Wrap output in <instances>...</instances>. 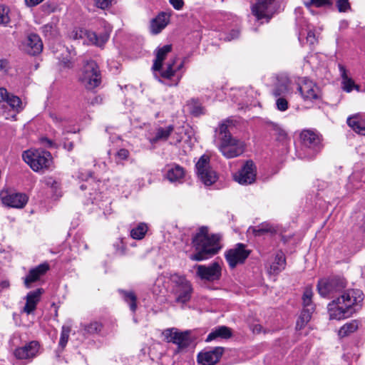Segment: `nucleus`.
<instances>
[{
	"mask_svg": "<svg viewBox=\"0 0 365 365\" xmlns=\"http://www.w3.org/2000/svg\"><path fill=\"white\" fill-rule=\"evenodd\" d=\"M364 299V293L360 289L343 290L327 305L329 319L341 320L352 317L361 308Z\"/></svg>",
	"mask_w": 365,
	"mask_h": 365,
	"instance_id": "f257e3e1",
	"label": "nucleus"
},
{
	"mask_svg": "<svg viewBox=\"0 0 365 365\" xmlns=\"http://www.w3.org/2000/svg\"><path fill=\"white\" fill-rule=\"evenodd\" d=\"M219 237L210 235L206 227H202L192 239V245L197 252L190 255V259L193 261H202L215 255L220 250Z\"/></svg>",
	"mask_w": 365,
	"mask_h": 365,
	"instance_id": "f03ea898",
	"label": "nucleus"
},
{
	"mask_svg": "<svg viewBox=\"0 0 365 365\" xmlns=\"http://www.w3.org/2000/svg\"><path fill=\"white\" fill-rule=\"evenodd\" d=\"M101 25L104 31L99 34L82 28H74L69 33V38L72 40H81L84 44L95 45L102 47L108 41L112 31L110 25L104 21H101Z\"/></svg>",
	"mask_w": 365,
	"mask_h": 365,
	"instance_id": "7ed1b4c3",
	"label": "nucleus"
},
{
	"mask_svg": "<svg viewBox=\"0 0 365 365\" xmlns=\"http://www.w3.org/2000/svg\"><path fill=\"white\" fill-rule=\"evenodd\" d=\"M178 60V58L176 56L172 57L164 63H162L158 69H153L160 82H163L160 78H162L172 81V83L168 84L170 86L178 85L182 76L181 70L184 67V61H179Z\"/></svg>",
	"mask_w": 365,
	"mask_h": 365,
	"instance_id": "20e7f679",
	"label": "nucleus"
},
{
	"mask_svg": "<svg viewBox=\"0 0 365 365\" xmlns=\"http://www.w3.org/2000/svg\"><path fill=\"white\" fill-rule=\"evenodd\" d=\"M24 162L35 172L48 169L52 163L49 152L40 149H29L22 154Z\"/></svg>",
	"mask_w": 365,
	"mask_h": 365,
	"instance_id": "39448f33",
	"label": "nucleus"
},
{
	"mask_svg": "<svg viewBox=\"0 0 365 365\" xmlns=\"http://www.w3.org/2000/svg\"><path fill=\"white\" fill-rule=\"evenodd\" d=\"M215 145L221 153V154L227 159L237 158L242 155L246 148L245 143L234 136L225 135L224 138Z\"/></svg>",
	"mask_w": 365,
	"mask_h": 365,
	"instance_id": "423d86ee",
	"label": "nucleus"
},
{
	"mask_svg": "<svg viewBox=\"0 0 365 365\" xmlns=\"http://www.w3.org/2000/svg\"><path fill=\"white\" fill-rule=\"evenodd\" d=\"M78 81L88 90L94 89L101 84V75L96 61H86L78 74Z\"/></svg>",
	"mask_w": 365,
	"mask_h": 365,
	"instance_id": "0eeeda50",
	"label": "nucleus"
},
{
	"mask_svg": "<svg viewBox=\"0 0 365 365\" xmlns=\"http://www.w3.org/2000/svg\"><path fill=\"white\" fill-rule=\"evenodd\" d=\"M173 283L172 293L175 302L185 304L190 301L192 292L191 283L183 275L173 274L170 277Z\"/></svg>",
	"mask_w": 365,
	"mask_h": 365,
	"instance_id": "6e6552de",
	"label": "nucleus"
},
{
	"mask_svg": "<svg viewBox=\"0 0 365 365\" xmlns=\"http://www.w3.org/2000/svg\"><path fill=\"white\" fill-rule=\"evenodd\" d=\"M346 287V282L341 277L322 279L318 282L317 289L323 297H332L341 292Z\"/></svg>",
	"mask_w": 365,
	"mask_h": 365,
	"instance_id": "1a4fd4ad",
	"label": "nucleus"
},
{
	"mask_svg": "<svg viewBox=\"0 0 365 365\" xmlns=\"http://www.w3.org/2000/svg\"><path fill=\"white\" fill-rule=\"evenodd\" d=\"M163 334L168 342L177 345V352L187 348L192 343L191 331H181L177 328L166 329Z\"/></svg>",
	"mask_w": 365,
	"mask_h": 365,
	"instance_id": "9d476101",
	"label": "nucleus"
},
{
	"mask_svg": "<svg viewBox=\"0 0 365 365\" xmlns=\"http://www.w3.org/2000/svg\"><path fill=\"white\" fill-rule=\"evenodd\" d=\"M302 149L304 150L303 158H312L321 149V140L319 135L314 131L306 130L300 134Z\"/></svg>",
	"mask_w": 365,
	"mask_h": 365,
	"instance_id": "9b49d317",
	"label": "nucleus"
},
{
	"mask_svg": "<svg viewBox=\"0 0 365 365\" xmlns=\"http://www.w3.org/2000/svg\"><path fill=\"white\" fill-rule=\"evenodd\" d=\"M297 90L305 102H314L322 98V92L319 86L306 78L298 83Z\"/></svg>",
	"mask_w": 365,
	"mask_h": 365,
	"instance_id": "f8f14e48",
	"label": "nucleus"
},
{
	"mask_svg": "<svg viewBox=\"0 0 365 365\" xmlns=\"http://www.w3.org/2000/svg\"><path fill=\"white\" fill-rule=\"evenodd\" d=\"M197 174L200 180L207 186L216 182L217 175L210 165V157L202 155L195 165Z\"/></svg>",
	"mask_w": 365,
	"mask_h": 365,
	"instance_id": "ddd939ff",
	"label": "nucleus"
},
{
	"mask_svg": "<svg viewBox=\"0 0 365 365\" xmlns=\"http://www.w3.org/2000/svg\"><path fill=\"white\" fill-rule=\"evenodd\" d=\"M250 254V250L246 249L244 244L238 243L232 249L227 250L225 259L230 268H235L238 264H243Z\"/></svg>",
	"mask_w": 365,
	"mask_h": 365,
	"instance_id": "4468645a",
	"label": "nucleus"
},
{
	"mask_svg": "<svg viewBox=\"0 0 365 365\" xmlns=\"http://www.w3.org/2000/svg\"><path fill=\"white\" fill-rule=\"evenodd\" d=\"M257 169L252 160H247L243 166L234 174V180L240 185H250L256 180Z\"/></svg>",
	"mask_w": 365,
	"mask_h": 365,
	"instance_id": "2eb2a0df",
	"label": "nucleus"
},
{
	"mask_svg": "<svg viewBox=\"0 0 365 365\" xmlns=\"http://www.w3.org/2000/svg\"><path fill=\"white\" fill-rule=\"evenodd\" d=\"M197 276L202 280L214 282L219 280L221 277L222 268L218 262H213L208 266L196 265Z\"/></svg>",
	"mask_w": 365,
	"mask_h": 365,
	"instance_id": "dca6fc26",
	"label": "nucleus"
},
{
	"mask_svg": "<svg viewBox=\"0 0 365 365\" xmlns=\"http://www.w3.org/2000/svg\"><path fill=\"white\" fill-rule=\"evenodd\" d=\"M274 11V0H256L252 6V13L258 20L271 19Z\"/></svg>",
	"mask_w": 365,
	"mask_h": 365,
	"instance_id": "f3484780",
	"label": "nucleus"
},
{
	"mask_svg": "<svg viewBox=\"0 0 365 365\" xmlns=\"http://www.w3.org/2000/svg\"><path fill=\"white\" fill-rule=\"evenodd\" d=\"M21 48L27 53L35 56L40 53L43 49V43L40 37L35 34L27 36L21 44Z\"/></svg>",
	"mask_w": 365,
	"mask_h": 365,
	"instance_id": "a211bd4d",
	"label": "nucleus"
},
{
	"mask_svg": "<svg viewBox=\"0 0 365 365\" xmlns=\"http://www.w3.org/2000/svg\"><path fill=\"white\" fill-rule=\"evenodd\" d=\"M48 269L49 265L46 262L40 264L36 267L31 269L24 279L25 287L28 289L30 288L31 284L39 280Z\"/></svg>",
	"mask_w": 365,
	"mask_h": 365,
	"instance_id": "6ab92c4d",
	"label": "nucleus"
},
{
	"mask_svg": "<svg viewBox=\"0 0 365 365\" xmlns=\"http://www.w3.org/2000/svg\"><path fill=\"white\" fill-rule=\"evenodd\" d=\"M223 349L217 347L213 350L200 352L197 355L198 363L202 365H214L222 356Z\"/></svg>",
	"mask_w": 365,
	"mask_h": 365,
	"instance_id": "aec40b11",
	"label": "nucleus"
},
{
	"mask_svg": "<svg viewBox=\"0 0 365 365\" xmlns=\"http://www.w3.org/2000/svg\"><path fill=\"white\" fill-rule=\"evenodd\" d=\"M43 292V289L41 288L29 292L25 297L26 304L23 308V312L27 314H32L36 310V306L41 300Z\"/></svg>",
	"mask_w": 365,
	"mask_h": 365,
	"instance_id": "412c9836",
	"label": "nucleus"
},
{
	"mask_svg": "<svg viewBox=\"0 0 365 365\" xmlns=\"http://www.w3.org/2000/svg\"><path fill=\"white\" fill-rule=\"evenodd\" d=\"M39 349V344L32 341L24 346L17 348L14 351V356L19 359H27L36 356Z\"/></svg>",
	"mask_w": 365,
	"mask_h": 365,
	"instance_id": "4be33fe9",
	"label": "nucleus"
},
{
	"mask_svg": "<svg viewBox=\"0 0 365 365\" xmlns=\"http://www.w3.org/2000/svg\"><path fill=\"white\" fill-rule=\"evenodd\" d=\"M171 13L162 11L150 22V32L158 34L169 24Z\"/></svg>",
	"mask_w": 365,
	"mask_h": 365,
	"instance_id": "5701e85b",
	"label": "nucleus"
},
{
	"mask_svg": "<svg viewBox=\"0 0 365 365\" xmlns=\"http://www.w3.org/2000/svg\"><path fill=\"white\" fill-rule=\"evenodd\" d=\"M27 202V196L22 193H11L2 197L3 204L11 207L22 208Z\"/></svg>",
	"mask_w": 365,
	"mask_h": 365,
	"instance_id": "b1692460",
	"label": "nucleus"
},
{
	"mask_svg": "<svg viewBox=\"0 0 365 365\" xmlns=\"http://www.w3.org/2000/svg\"><path fill=\"white\" fill-rule=\"evenodd\" d=\"M285 255L282 251H277L271 259L267 271L270 274L277 275L283 271L285 269Z\"/></svg>",
	"mask_w": 365,
	"mask_h": 365,
	"instance_id": "393cba45",
	"label": "nucleus"
},
{
	"mask_svg": "<svg viewBox=\"0 0 365 365\" xmlns=\"http://www.w3.org/2000/svg\"><path fill=\"white\" fill-rule=\"evenodd\" d=\"M232 101L239 105H247L252 101L253 90L250 88H237L232 91Z\"/></svg>",
	"mask_w": 365,
	"mask_h": 365,
	"instance_id": "a878e982",
	"label": "nucleus"
},
{
	"mask_svg": "<svg viewBox=\"0 0 365 365\" xmlns=\"http://www.w3.org/2000/svg\"><path fill=\"white\" fill-rule=\"evenodd\" d=\"M86 182L85 183H83L81 185V189L82 190L89 189V190L92 191L89 192V200H91L92 203L100 201L101 200V193L97 192V188L99 187L100 183L96 182L91 175H89V176L86 179Z\"/></svg>",
	"mask_w": 365,
	"mask_h": 365,
	"instance_id": "bb28decb",
	"label": "nucleus"
},
{
	"mask_svg": "<svg viewBox=\"0 0 365 365\" xmlns=\"http://www.w3.org/2000/svg\"><path fill=\"white\" fill-rule=\"evenodd\" d=\"M172 48L171 44H167L163 46H158L155 50V59L153 60L152 69H158L160 68V65L164 63V61L168 58V55L171 53Z\"/></svg>",
	"mask_w": 365,
	"mask_h": 365,
	"instance_id": "cd10ccee",
	"label": "nucleus"
},
{
	"mask_svg": "<svg viewBox=\"0 0 365 365\" xmlns=\"http://www.w3.org/2000/svg\"><path fill=\"white\" fill-rule=\"evenodd\" d=\"M348 125L357 134L365 135V118L359 113L347 118Z\"/></svg>",
	"mask_w": 365,
	"mask_h": 365,
	"instance_id": "c85d7f7f",
	"label": "nucleus"
},
{
	"mask_svg": "<svg viewBox=\"0 0 365 365\" xmlns=\"http://www.w3.org/2000/svg\"><path fill=\"white\" fill-rule=\"evenodd\" d=\"M338 67L340 72V76L341 77L342 89L347 93H350L354 89L359 91V86L356 85L354 80L348 76L347 71L345 66L339 63Z\"/></svg>",
	"mask_w": 365,
	"mask_h": 365,
	"instance_id": "c756f323",
	"label": "nucleus"
},
{
	"mask_svg": "<svg viewBox=\"0 0 365 365\" xmlns=\"http://www.w3.org/2000/svg\"><path fill=\"white\" fill-rule=\"evenodd\" d=\"M185 177V170L182 167L176 165H169L166 168V178L172 182H180Z\"/></svg>",
	"mask_w": 365,
	"mask_h": 365,
	"instance_id": "7c9ffc66",
	"label": "nucleus"
},
{
	"mask_svg": "<svg viewBox=\"0 0 365 365\" xmlns=\"http://www.w3.org/2000/svg\"><path fill=\"white\" fill-rule=\"evenodd\" d=\"M232 336V331L230 328L226 326H219L214 328L207 335L206 341L210 342L217 339H227Z\"/></svg>",
	"mask_w": 365,
	"mask_h": 365,
	"instance_id": "2f4dec72",
	"label": "nucleus"
},
{
	"mask_svg": "<svg viewBox=\"0 0 365 365\" xmlns=\"http://www.w3.org/2000/svg\"><path fill=\"white\" fill-rule=\"evenodd\" d=\"M103 324L97 320H93L87 323L81 324V331L83 335L98 334L103 329Z\"/></svg>",
	"mask_w": 365,
	"mask_h": 365,
	"instance_id": "473e14b6",
	"label": "nucleus"
},
{
	"mask_svg": "<svg viewBox=\"0 0 365 365\" xmlns=\"http://www.w3.org/2000/svg\"><path fill=\"white\" fill-rule=\"evenodd\" d=\"M272 95L274 98L288 97L292 93L290 83L287 79L279 81L272 90Z\"/></svg>",
	"mask_w": 365,
	"mask_h": 365,
	"instance_id": "72a5a7b5",
	"label": "nucleus"
},
{
	"mask_svg": "<svg viewBox=\"0 0 365 365\" xmlns=\"http://www.w3.org/2000/svg\"><path fill=\"white\" fill-rule=\"evenodd\" d=\"M174 127L170 125L167 127H158L155 130V136L149 139L150 142L153 144L160 140L165 141L173 132Z\"/></svg>",
	"mask_w": 365,
	"mask_h": 365,
	"instance_id": "f704fd0d",
	"label": "nucleus"
},
{
	"mask_svg": "<svg viewBox=\"0 0 365 365\" xmlns=\"http://www.w3.org/2000/svg\"><path fill=\"white\" fill-rule=\"evenodd\" d=\"M232 122L230 120H225L219 123L218 127L215 130V140L214 143L221 141L222 138L227 136H232L229 130V128L231 126Z\"/></svg>",
	"mask_w": 365,
	"mask_h": 365,
	"instance_id": "c9c22d12",
	"label": "nucleus"
},
{
	"mask_svg": "<svg viewBox=\"0 0 365 365\" xmlns=\"http://www.w3.org/2000/svg\"><path fill=\"white\" fill-rule=\"evenodd\" d=\"M314 308H303L300 316L297 322V329H302L309 322Z\"/></svg>",
	"mask_w": 365,
	"mask_h": 365,
	"instance_id": "e433bc0d",
	"label": "nucleus"
},
{
	"mask_svg": "<svg viewBox=\"0 0 365 365\" xmlns=\"http://www.w3.org/2000/svg\"><path fill=\"white\" fill-rule=\"evenodd\" d=\"M148 227L145 222H140L135 227L130 229V237L134 240H142L146 232H148Z\"/></svg>",
	"mask_w": 365,
	"mask_h": 365,
	"instance_id": "4c0bfd02",
	"label": "nucleus"
},
{
	"mask_svg": "<svg viewBox=\"0 0 365 365\" xmlns=\"http://www.w3.org/2000/svg\"><path fill=\"white\" fill-rule=\"evenodd\" d=\"M359 323L356 320H351L342 326L339 331V336L340 337H345L357 330Z\"/></svg>",
	"mask_w": 365,
	"mask_h": 365,
	"instance_id": "58836bf2",
	"label": "nucleus"
},
{
	"mask_svg": "<svg viewBox=\"0 0 365 365\" xmlns=\"http://www.w3.org/2000/svg\"><path fill=\"white\" fill-rule=\"evenodd\" d=\"M189 112L194 116H198L204 113V108L197 99H191L187 103Z\"/></svg>",
	"mask_w": 365,
	"mask_h": 365,
	"instance_id": "ea45409f",
	"label": "nucleus"
},
{
	"mask_svg": "<svg viewBox=\"0 0 365 365\" xmlns=\"http://www.w3.org/2000/svg\"><path fill=\"white\" fill-rule=\"evenodd\" d=\"M274 228L267 223H262L257 227H250L248 232H252L255 236H261L265 233L272 232Z\"/></svg>",
	"mask_w": 365,
	"mask_h": 365,
	"instance_id": "a19ab883",
	"label": "nucleus"
},
{
	"mask_svg": "<svg viewBox=\"0 0 365 365\" xmlns=\"http://www.w3.org/2000/svg\"><path fill=\"white\" fill-rule=\"evenodd\" d=\"M58 58L59 60L60 65L63 68H71L74 65L73 56L67 49L66 50V53H63L62 57H58Z\"/></svg>",
	"mask_w": 365,
	"mask_h": 365,
	"instance_id": "79ce46f5",
	"label": "nucleus"
},
{
	"mask_svg": "<svg viewBox=\"0 0 365 365\" xmlns=\"http://www.w3.org/2000/svg\"><path fill=\"white\" fill-rule=\"evenodd\" d=\"M313 292L311 287H307L302 295L303 308H314L312 303Z\"/></svg>",
	"mask_w": 365,
	"mask_h": 365,
	"instance_id": "37998d69",
	"label": "nucleus"
},
{
	"mask_svg": "<svg viewBox=\"0 0 365 365\" xmlns=\"http://www.w3.org/2000/svg\"><path fill=\"white\" fill-rule=\"evenodd\" d=\"M121 293L123 294V297L125 302H127L129 304L130 310L133 312H135L137 309V297L134 292L121 291Z\"/></svg>",
	"mask_w": 365,
	"mask_h": 365,
	"instance_id": "c03bdc74",
	"label": "nucleus"
},
{
	"mask_svg": "<svg viewBox=\"0 0 365 365\" xmlns=\"http://www.w3.org/2000/svg\"><path fill=\"white\" fill-rule=\"evenodd\" d=\"M6 103L13 109L16 111H20L23 110V103L20 98L16 96L9 94L8 99L6 101Z\"/></svg>",
	"mask_w": 365,
	"mask_h": 365,
	"instance_id": "a18cd8bd",
	"label": "nucleus"
},
{
	"mask_svg": "<svg viewBox=\"0 0 365 365\" xmlns=\"http://www.w3.org/2000/svg\"><path fill=\"white\" fill-rule=\"evenodd\" d=\"M50 118L53 122L59 127H63L69 121V118L66 116H63L61 114L57 113H51Z\"/></svg>",
	"mask_w": 365,
	"mask_h": 365,
	"instance_id": "49530a36",
	"label": "nucleus"
},
{
	"mask_svg": "<svg viewBox=\"0 0 365 365\" xmlns=\"http://www.w3.org/2000/svg\"><path fill=\"white\" fill-rule=\"evenodd\" d=\"M9 9L8 7L0 5V25H6L10 21L9 16Z\"/></svg>",
	"mask_w": 365,
	"mask_h": 365,
	"instance_id": "de8ad7c7",
	"label": "nucleus"
},
{
	"mask_svg": "<svg viewBox=\"0 0 365 365\" xmlns=\"http://www.w3.org/2000/svg\"><path fill=\"white\" fill-rule=\"evenodd\" d=\"M287 97L275 98V105L278 110L284 112L289 108Z\"/></svg>",
	"mask_w": 365,
	"mask_h": 365,
	"instance_id": "09e8293b",
	"label": "nucleus"
},
{
	"mask_svg": "<svg viewBox=\"0 0 365 365\" xmlns=\"http://www.w3.org/2000/svg\"><path fill=\"white\" fill-rule=\"evenodd\" d=\"M70 329L68 327H62L61 337L59 340V346L64 348L68 342L69 337Z\"/></svg>",
	"mask_w": 365,
	"mask_h": 365,
	"instance_id": "8fccbe9b",
	"label": "nucleus"
},
{
	"mask_svg": "<svg viewBox=\"0 0 365 365\" xmlns=\"http://www.w3.org/2000/svg\"><path fill=\"white\" fill-rule=\"evenodd\" d=\"M129 155L130 153L127 149L121 148L115 153V160L117 163H119L122 160H127L129 157Z\"/></svg>",
	"mask_w": 365,
	"mask_h": 365,
	"instance_id": "3c124183",
	"label": "nucleus"
},
{
	"mask_svg": "<svg viewBox=\"0 0 365 365\" xmlns=\"http://www.w3.org/2000/svg\"><path fill=\"white\" fill-rule=\"evenodd\" d=\"M331 4L332 0H310V2L305 3L307 7H309L311 5H314L318 8L331 6Z\"/></svg>",
	"mask_w": 365,
	"mask_h": 365,
	"instance_id": "603ef678",
	"label": "nucleus"
},
{
	"mask_svg": "<svg viewBox=\"0 0 365 365\" xmlns=\"http://www.w3.org/2000/svg\"><path fill=\"white\" fill-rule=\"evenodd\" d=\"M336 6L339 12H346L351 9L349 0H336Z\"/></svg>",
	"mask_w": 365,
	"mask_h": 365,
	"instance_id": "864d4df0",
	"label": "nucleus"
},
{
	"mask_svg": "<svg viewBox=\"0 0 365 365\" xmlns=\"http://www.w3.org/2000/svg\"><path fill=\"white\" fill-rule=\"evenodd\" d=\"M45 184L50 187L53 192L56 193L59 187V183L53 178H47L45 179Z\"/></svg>",
	"mask_w": 365,
	"mask_h": 365,
	"instance_id": "5fc2aeb1",
	"label": "nucleus"
},
{
	"mask_svg": "<svg viewBox=\"0 0 365 365\" xmlns=\"http://www.w3.org/2000/svg\"><path fill=\"white\" fill-rule=\"evenodd\" d=\"M94 2L97 7L105 9L111 5L112 0H94Z\"/></svg>",
	"mask_w": 365,
	"mask_h": 365,
	"instance_id": "6e6d98bb",
	"label": "nucleus"
},
{
	"mask_svg": "<svg viewBox=\"0 0 365 365\" xmlns=\"http://www.w3.org/2000/svg\"><path fill=\"white\" fill-rule=\"evenodd\" d=\"M169 3L176 10H181L185 4L183 0H169Z\"/></svg>",
	"mask_w": 365,
	"mask_h": 365,
	"instance_id": "4d7b16f0",
	"label": "nucleus"
},
{
	"mask_svg": "<svg viewBox=\"0 0 365 365\" xmlns=\"http://www.w3.org/2000/svg\"><path fill=\"white\" fill-rule=\"evenodd\" d=\"M10 93L4 88H0V103H6Z\"/></svg>",
	"mask_w": 365,
	"mask_h": 365,
	"instance_id": "13d9d810",
	"label": "nucleus"
},
{
	"mask_svg": "<svg viewBox=\"0 0 365 365\" xmlns=\"http://www.w3.org/2000/svg\"><path fill=\"white\" fill-rule=\"evenodd\" d=\"M182 138H183V135H182L181 133L175 132L173 136V140L171 142V143L172 144L173 143V144L179 143L182 140Z\"/></svg>",
	"mask_w": 365,
	"mask_h": 365,
	"instance_id": "bf43d9fd",
	"label": "nucleus"
},
{
	"mask_svg": "<svg viewBox=\"0 0 365 365\" xmlns=\"http://www.w3.org/2000/svg\"><path fill=\"white\" fill-rule=\"evenodd\" d=\"M240 35V32L238 30H232L226 37V40L231 41L235 38H237Z\"/></svg>",
	"mask_w": 365,
	"mask_h": 365,
	"instance_id": "052dcab7",
	"label": "nucleus"
},
{
	"mask_svg": "<svg viewBox=\"0 0 365 365\" xmlns=\"http://www.w3.org/2000/svg\"><path fill=\"white\" fill-rule=\"evenodd\" d=\"M43 1V0H25V3L28 6L32 7L39 4Z\"/></svg>",
	"mask_w": 365,
	"mask_h": 365,
	"instance_id": "680f3d73",
	"label": "nucleus"
},
{
	"mask_svg": "<svg viewBox=\"0 0 365 365\" xmlns=\"http://www.w3.org/2000/svg\"><path fill=\"white\" fill-rule=\"evenodd\" d=\"M120 247L117 250L119 255H124L125 253V246L122 240L120 241Z\"/></svg>",
	"mask_w": 365,
	"mask_h": 365,
	"instance_id": "e2e57ef3",
	"label": "nucleus"
},
{
	"mask_svg": "<svg viewBox=\"0 0 365 365\" xmlns=\"http://www.w3.org/2000/svg\"><path fill=\"white\" fill-rule=\"evenodd\" d=\"M41 143L48 147H51L53 145L52 141L46 138H41Z\"/></svg>",
	"mask_w": 365,
	"mask_h": 365,
	"instance_id": "0e129e2a",
	"label": "nucleus"
},
{
	"mask_svg": "<svg viewBox=\"0 0 365 365\" xmlns=\"http://www.w3.org/2000/svg\"><path fill=\"white\" fill-rule=\"evenodd\" d=\"M261 329H262V327L259 324H256L252 328L253 332H256V333L260 332Z\"/></svg>",
	"mask_w": 365,
	"mask_h": 365,
	"instance_id": "69168bd1",
	"label": "nucleus"
},
{
	"mask_svg": "<svg viewBox=\"0 0 365 365\" xmlns=\"http://www.w3.org/2000/svg\"><path fill=\"white\" fill-rule=\"evenodd\" d=\"M307 41H310V42H311L312 43H313V41H312V39H314V35L313 34V33H312L311 31H309V32L308 33V34H307Z\"/></svg>",
	"mask_w": 365,
	"mask_h": 365,
	"instance_id": "338daca9",
	"label": "nucleus"
},
{
	"mask_svg": "<svg viewBox=\"0 0 365 365\" xmlns=\"http://www.w3.org/2000/svg\"><path fill=\"white\" fill-rule=\"evenodd\" d=\"M64 147L68 150H71L73 148V143H68V144H65Z\"/></svg>",
	"mask_w": 365,
	"mask_h": 365,
	"instance_id": "774afa93",
	"label": "nucleus"
}]
</instances>
